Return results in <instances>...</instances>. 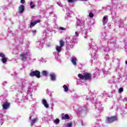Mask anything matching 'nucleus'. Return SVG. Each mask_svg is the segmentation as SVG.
Listing matches in <instances>:
<instances>
[{
    "instance_id": "f257e3e1",
    "label": "nucleus",
    "mask_w": 127,
    "mask_h": 127,
    "mask_svg": "<svg viewBox=\"0 0 127 127\" xmlns=\"http://www.w3.org/2000/svg\"><path fill=\"white\" fill-rule=\"evenodd\" d=\"M75 25L77 29H80L82 31L85 30L86 34L92 31V28L90 26H88L86 29L85 28V21L84 20H77Z\"/></svg>"
},
{
    "instance_id": "f03ea898",
    "label": "nucleus",
    "mask_w": 127,
    "mask_h": 127,
    "mask_svg": "<svg viewBox=\"0 0 127 127\" xmlns=\"http://www.w3.org/2000/svg\"><path fill=\"white\" fill-rule=\"evenodd\" d=\"M78 77L81 79L82 80H90L91 79V74L89 73H85L84 75H82V74H78Z\"/></svg>"
},
{
    "instance_id": "7ed1b4c3",
    "label": "nucleus",
    "mask_w": 127,
    "mask_h": 127,
    "mask_svg": "<svg viewBox=\"0 0 127 127\" xmlns=\"http://www.w3.org/2000/svg\"><path fill=\"white\" fill-rule=\"evenodd\" d=\"M34 88H35V87H33L32 86L29 87L28 88V90L27 92V96H25L26 100H28V98H31L32 99V93H33V89H34Z\"/></svg>"
},
{
    "instance_id": "20e7f679",
    "label": "nucleus",
    "mask_w": 127,
    "mask_h": 127,
    "mask_svg": "<svg viewBox=\"0 0 127 127\" xmlns=\"http://www.w3.org/2000/svg\"><path fill=\"white\" fill-rule=\"evenodd\" d=\"M29 51H25L20 55V57L23 61H25L27 58L29 57Z\"/></svg>"
},
{
    "instance_id": "39448f33",
    "label": "nucleus",
    "mask_w": 127,
    "mask_h": 127,
    "mask_svg": "<svg viewBox=\"0 0 127 127\" xmlns=\"http://www.w3.org/2000/svg\"><path fill=\"white\" fill-rule=\"evenodd\" d=\"M118 121V118L117 116H111V117H107L106 123L107 124H111L113 122H117Z\"/></svg>"
},
{
    "instance_id": "423d86ee",
    "label": "nucleus",
    "mask_w": 127,
    "mask_h": 127,
    "mask_svg": "<svg viewBox=\"0 0 127 127\" xmlns=\"http://www.w3.org/2000/svg\"><path fill=\"white\" fill-rule=\"evenodd\" d=\"M56 51L53 53L54 55L55 56L56 58L58 56L59 53L62 51V48L60 46L57 45L55 47Z\"/></svg>"
},
{
    "instance_id": "0eeeda50",
    "label": "nucleus",
    "mask_w": 127,
    "mask_h": 127,
    "mask_svg": "<svg viewBox=\"0 0 127 127\" xmlns=\"http://www.w3.org/2000/svg\"><path fill=\"white\" fill-rule=\"evenodd\" d=\"M30 76H31V77L36 76L37 78H40V72L38 70L32 71L30 74Z\"/></svg>"
},
{
    "instance_id": "6e6552de",
    "label": "nucleus",
    "mask_w": 127,
    "mask_h": 127,
    "mask_svg": "<svg viewBox=\"0 0 127 127\" xmlns=\"http://www.w3.org/2000/svg\"><path fill=\"white\" fill-rule=\"evenodd\" d=\"M0 57L1 58V61H2V63H3V64L6 63L7 62V59L6 58H5V55H4V54L0 52Z\"/></svg>"
},
{
    "instance_id": "1a4fd4ad",
    "label": "nucleus",
    "mask_w": 127,
    "mask_h": 127,
    "mask_svg": "<svg viewBox=\"0 0 127 127\" xmlns=\"http://www.w3.org/2000/svg\"><path fill=\"white\" fill-rule=\"evenodd\" d=\"M98 57V55L96 54V52H94L93 55L91 56V63L93 64L94 63H96L97 62V58Z\"/></svg>"
},
{
    "instance_id": "9d476101",
    "label": "nucleus",
    "mask_w": 127,
    "mask_h": 127,
    "mask_svg": "<svg viewBox=\"0 0 127 127\" xmlns=\"http://www.w3.org/2000/svg\"><path fill=\"white\" fill-rule=\"evenodd\" d=\"M80 34V31H76L75 32L74 35L73 36L72 38V42H75V40L78 39V37H79V35Z\"/></svg>"
},
{
    "instance_id": "9b49d317",
    "label": "nucleus",
    "mask_w": 127,
    "mask_h": 127,
    "mask_svg": "<svg viewBox=\"0 0 127 127\" xmlns=\"http://www.w3.org/2000/svg\"><path fill=\"white\" fill-rule=\"evenodd\" d=\"M44 43H45V39H44L36 42V44L37 45H39V48H40V47H43V44H44Z\"/></svg>"
},
{
    "instance_id": "f8f14e48",
    "label": "nucleus",
    "mask_w": 127,
    "mask_h": 127,
    "mask_svg": "<svg viewBox=\"0 0 127 127\" xmlns=\"http://www.w3.org/2000/svg\"><path fill=\"white\" fill-rule=\"evenodd\" d=\"M40 20H37L35 21L34 22H31L30 24V28L33 27L34 26H35V25H36V24H37V23H39V22H40Z\"/></svg>"
},
{
    "instance_id": "ddd939ff",
    "label": "nucleus",
    "mask_w": 127,
    "mask_h": 127,
    "mask_svg": "<svg viewBox=\"0 0 127 127\" xmlns=\"http://www.w3.org/2000/svg\"><path fill=\"white\" fill-rule=\"evenodd\" d=\"M70 61L74 66L77 65V58L75 57H72Z\"/></svg>"
},
{
    "instance_id": "4468645a",
    "label": "nucleus",
    "mask_w": 127,
    "mask_h": 127,
    "mask_svg": "<svg viewBox=\"0 0 127 127\" xmlns=\"http://www.w3.org/2000/svg\"><path fill=\"white\" fill-rule=\"evenodd\" d=\"M51 81H56V75L53 72H51L50 74Z\"/></svg>"
},
{
    "instance_id": "2eb2a0df",
    "label": "nucleus",
    "mask_w": 127,
    "mask_h": 127,
    "mask_svg": "<svg viewBox=\"0 0 127 127\" xmlns=\"http://www.w3.org/2000/svg\"><path fill=\"white\" fill-rule=\"evenodd\" d=\"M42 103L43 105H44V107L46 108V109H48L49 108V105L47 103V101L45 99H43L42 100Z\"/></svg>"
},
{
    "instance_id": "dca6fc26",
    "label": "nucleus",
    "mask_w": 127,
    "mask_h": 127,
    "mask_svg": "<svg viewBox=\"0 0 127 127\" xmlns=\"http://www.w3.org/2000/svg\"><path fill=\"white\" fill-rule=\"evenodd\" d=\"M24 11V5H20L18 8V12L19 13H22Z\"/></svg>"
},
{
    "instance_id": "f3484780",
    "label": "nucleus",
    "mask_w": 127,
    "mask_h": 127,
    "mask_svg": "<svg viewBox=\"0 0 127 127\" xmlns=\"http://www.w3.org/2000/svg\"><path fill=\"white\" fill-rule=\"evenodd\" d=\"M101 106V102L100 101H96L95 102V109H98V110H102V109L100 108V106Z\"/></svg>"
},
{
    "instance_id": "a211bd4d",
    "label": "nucleus",
    "mask_w": 127,
    "mask_h": 127,
    "mask_svg": "<svg viewBox=\"0 0 127 127\" xmlns=\"http://www.w3.org/2000/svg\"><path fill=\"white\" fill-rule=\"evenodd\" d=\"M4 110H7L9 108V103L8 102H5L2 105Z\"/></svg>"
},
{
    "instance_id": "6ab92c4d",
    "label": "nucleus",
    "mask_w": 127,
    "mask_h": 127,
    "mask_svg": "<svg viewBox=\"0 0 127 127\" xmlns=\"http://www.w3.org/2000/svg\"><path fill=\"white\" fill-rule=\"evenodd\" d=\"M102 21H103V25H106V24H107V22H108V16L107 15H105L104 16Z\"/></svg>"
},
{
    "instance_id": "aec40b11",
    "label": "nucleus",
    "mask_w": 127,
    "mask_h": 127,
    "mask_svg": "<svg viewBox=\"0 0 127 127\" xmlns=\"http://www.w3.org/2000/svg\"><path fill=\"white\" fill-rule=\"evenodd\" d=\"M106 40H107V39L106 38V36L104 35H102L100 38V42H103L104 41H106Z\"/></svg>"
},
{
    "instance_id": "412c9836",
    "label": "nucleus",
    "mask_w": 127,
    "mask_h": 127,
    "mask_svg": "<svg viewBox=\"0 0 127 127\" xmlns=\"http://www.w3.org/2000/svg\"><path fill=\"white\" fill-rule=\"evenodd\" d=\"M69 119L70 116H69L68 114H65L62 117V120H69Z\"/></svg>"
},
{
    "instance_id": "4be33fe9",
    "label": "nucleus",
    "mask_w": 127,
    "mask_h": 127,
    "mask_svg": "<svg viewBox=\"0 0 127 127\" xmlns=\"http://www.w3.org/2000/svg\"><path fill=\"white\" fill-rule=\"evenodd\" d=\"M63 88L64 90V92H65L66 93L69 91V87H68V86L66 85H63Z\"/></svg>"
},
{
    "instance_id": "5701e85b",
    "label": "nucleus",
    "mask_w": 127,
    "mask_h": 127,
    "mask_svg": "<svg viewBox=\"0 0 127 127\" xmlns=\"http://www.w3.org/2000/svg\"><path fill=\"white\" fill-rule=\"evenodd\" d=\"M30 8L33 9L35 7V3L34 2L31 1L30 2Z\"/></svg>"
},
{
    "instance_id": "b1692460",
    "label": "nucleus",
    "mask_w": 127,
    "mask_h": 127,
    "mask_svg": "<svg viewBox=\"0 0 127 127\" xmlns=\"http://www.w3.org/2000/svg\"><path fill=\"white\" fill-rule=\"evenodd\" d=\"M38 121V119L37 118H35L34 120H32L31 122V126H33V125H34V124H35L36 123H37Z\"/></svg>"
},
{
    "instance_id": "393cba45",
    "label": "nucleus",
    "mask_w": 127,
    "mask_h": 127,
    "mask_svg": "<svg viewBox=\"0 0 127 127\" xmlns=\"http://www.w3.org/2000/svg\"><path fill=\"white\" fill-rule=\"evenodd\" d=\"M42 74L43 76H45V77H47V75H48V71L46 70H44L42 72Z\"/></svg>"
},
{
    "instance_id": "a878e982",
    "label": "nucleus",
    "mask_w": 127,
    "mask_h": 127,
    "mask_svg": "<svg viewBox=\"0 0 127 127\" xmlns=\"http://www.w3.org/2000/svg\"><path fill=\"white\" fill-rule=\"evenodd\" d=\"M64 45H65L64 42L62 40L60 41V46L63 48Z\"/></svg>"
},
{
    "instance_id": "bb28decb",
    "label": "nucleus",
    "mask_w": 127,
    "mask_h": 127,
    "mask_svg": "<svg viewBox=\"0 0 127 127\" xmlns=\"http://www.w3.org/2000/svg\"><path fill=\"white\" fill-rule=\"evenodd\" d=\"M54 124H55V125H58V124L60 123V120H59V119H56L54 121Z\"/></svg>"
},
{
    "instance_id": "cd10ccee",
    "label": "nucleus",
    "mask_w": 127,
    "mask_h": 127,
    "mask_svg": "<svg viewBox=\"0 0 127 127\" xmlns=\"http://www.w3.org/2000/svg\"><path fill=\"white\" fill-rule=\"evenodd\" d=\"M72 125H73V123H72V122L68 123L66 124L65 127H72Z\"/></svg>"
},
{
    "instance_id": "c85d7f7f",
    "label": "nucleus",
    "mask_w": 127,
    "mask_h": 127,
    "mask_svg": "<svg viewBox=\"0 0 127 127\" xmlns=\"http://www.w3.org/2000/svg\"><path fill=\"white\" fill-rule=\"evenodd\" d=\"M119 23H121L119 25V27H124V23H123V20H120V22H119Z\"/></svg>"
},
{
    "instance_id": "c756f323",
    "label": "nucleus",
    "mask_w": 127,
    "mask_h": 127,
    "mask_svg": "<svg viewBox=\"0 0 127 127\" xmlns=\"http://www.w3.org/2000/svg\"><path fill=\"white\" fill-rule=\"evenodd\" d=\"M85 99L86 101H92V100H93V98L89 97V96H86Z\"/></svg>"
},
{
    "instance_id": "7c9ffc66",
    "label": "nucleus",
    "mask_w": 127,
    "mask_h": 127,
    "mask_svg": "<svg viewBox=\"0 0 127 127\" xmlns=\"http://www.w3.org/2000/svg\"><path fill=\"white\" fill-rule=\"evenodd\" d=\"M118 92L120 93H123V92H124V88L123 87H121L120 88H119Z\"/></svg>"
},
{
    "instance_id": "2f4dec72",
    "label": "nucleus",
    "mask_w": 127,
    "mask_h": 127,
    "mask_svg": "<svg viewBox=\"0 0 127 127\" xmlns=\"http://www.w3.org/2000/svg\"><path fill=\"white\" fill-rule=\"evenodd\" d=\"M68 2L70 3H73V2H75V1H77V0H67Z\"/></svg>"
},
{
    "instance_id": "473e14b6",
    "label": "nucleus",
    "mask_w": 127,
    "mask_h": 127,
    "mask_svg": "<svg viewBox=\"0 0 127 127\" xmlns=\"http://www.w3.org/2000/svg\"><path fill=\"white\" fill-rule=\"evenodd\" d=\"M83 110V111H88V106H86V105H84Z\"/></svg>"
},
{
    "instance_id": "72a5a7b5",
    "label": "nucleus",
    "mask_w": 127,
    "mask_h": 127,
    "mask_svg": "<svg viewBox=\"0 0 127 127\" xmlns=\"http://www.w3.org/2000/svg\"><path fill=\"white\" fill-rule=\"evenodd\" d=\"M104 50V52H106V53H108V52L110 51V49H109L108 47L105 48Z\"/></svg>"
},
{
    "instance_id": "f704fd0d",
    "label": "nucleus",
    "mask_w": 127,
    "mask_h": 127,
    "mask_svg": "<svg viewBox=\"0 0 127 127\" xmlns=\"http://www.w3.org/2000/svg\"><path fill=\"white\" fill-rule=\"evenodd\" d=\"M89 17L93 18L94 17V14L92 12H90L89 14Z\"/></svg>"
},
{
    "instance_id": "c9c22d12",
    "label": "nucleus",
    "mask_w": 127,
    "mask_h": 127,
    "mask_svg": "<svg viewBox=\"0 0 127 127\" xmlns=\"http://www.w3.org/2000/svg\"><path fill=\"white\" fill-rule=\"evenodd\" d=\"M33 115H34V113L32 112L31 114H30V116H29V120H31V118L33 117Z\"/></svg>"
},
{
    "instance_id": "e433bc0d",
    "label": "nucleus",
    "mask_w": 127,
    "mask_h": 127,
    "mask_svg": "<svg viewBox=\"0 0 127 127\" xmlns=\"http://www.w3.org/2000/svg\"><path fill=\"white\" fill-rule=\"evenodd\" d=\"M57 4H58V5H59V6H61L62 7V6H63V4H62V3H61L60 2H58Z\"/></svg>"
},
{
    "instance_id": "4c0bfd02",
    "label": "nucleus",
    "mask_w": 127,
    "mask_h": 127,
    "mask_svg": "<svg viewBox=\"0 0 127 127\" xmlns=\"http://www.w3.org/2000/svg\"><path fill=\"white\" fill-rule=\"evenodd\" d=\"M85 35H83V37L84 38H85V39H87V38H88V36H87V33L86 34V32H85Z\"/></svg>"
},
{
    "instance_id": "58836bf2",
    "label": "nucleus",
    "mask_w": 127,
    "mask_h": 127,
    "mask_svg": "<svg viewBox=\"0 0 127 127\" xmlns=\"http://www.w3.org/2000/svg\"><path fill=\"white\" fill-rule=\"evenodd\" d=\"M21 3H24L25 2V0H21L20 1Z\"/></svg>"
},
{
    "instance_id": "ea45409f",
    "label": "nucleus",
    "mask_w": 127,
    "mask_h": 127,
    "mask_svg": "<svg viewBox=\"0 0 127 127\" xmlns=\"http://www.w3.org/2000/svg\"><path fill=\"white\" fill-rule=\"evenodd\" d=\"M110 58V57H109V55H106L105 56V59H109Z\"/></svg>"
},
{
    "instance_id": "a19ab883",
    "label": "nucleus",
    "mask_w": 127,
    "mask_h": 127,
    "mask_svg": "<svg viewBox=\"0 0 127 127\" xmlns=\"http://www.w3.org/2000/svg\"><path fill=\"white\" fill-rule=\"evenodd\" d=\"M32 33L34 35H35V33H36V30L32 31Z\"/></svg>"
},
{
    "instance_id": "79ce46f5",
    "label": "nucleus",
    "mask_w": 127,
    "mask_h": 127,
    "mask_svg": "<svg viewBox=\"0 0 127 127\" xmlns=\"http://www.w3.org/2000/svg\"><path fill=\"white\" fill-rule=\"evenodd\" d=\"M60 29H61V30H65V28L63 27H60Z\"/></svg>"
},
{
    "instance_id": "37998d69",
    "label": "nucleus",
    "mask_w": 127,
    "mask_h": 127,
    "mask_svg": "<svg viewBox=\"0 0 127 127\" xmlns=\"http://www.w3.org/2000/svg\"><path fill=\"white\" fill-rule=\"evenodd\" d=\"M78 0H80L81 1H87V0H77V1Z\"/></svg>"
},
{
    "instance_id": "c03bdc74",
    "label": "nucleus",
    "mask_w": 127,
    "mask_h": 127,
    "mask_svg": "<svg viewBox=\"0 0 127 127\" xmlns=\"http://www.w3.org/2000/svg\"><path fill=\"white\" fill-rule=\"evenodd\" d=\"M99 123H100V121H96V124H99Z\"/></svg>"
},
{
    "instance_id": "a18cd8bd",
    "label": "nucleus",
    "mask_w": 127,
    "mask_h": 127,
    "mask_svg": "<svg viewBox=\"0 0 127 127\" xmlns=\"http://www.w3.org/2000/svg\"><path fill=\"white\" fill-rule=\"evenodd\" d=\"M91 48H92V46L89 45V49H91Z\"/></svg>"
},
{
    "instance_id": "49530a36",
    "label": "nucleus",
    "mask_w": 127,
    "mask_h": 127,
    "mask_svg": "<svg viewBox=\"0 0 127 127\" xmlns=\"http://www.w3.org/2000/svg\"><path fill=\"white\" fill-rule=\"evenodd\" d=\"M123 101H127V98H124V99H123Z\"/></svg>"
},
{
    "instance_id": "de8ad7c7",
    "label": "nucleus",
    "mask_w": 127,
    "mask_h": 127,
    "mask_svg": "<svg viewBox=\"0 0 127 127\" xmlns=\"http://www.w3.org/2000/svg\"><path fill=\"white\" fill-rule=\"evenodd\" d=\"M108 71H105L104 73H105V74H108Z\"/></svg>"
},
{
    "instance_id": "09e8293b",
    "label": "nucleus",
    "mask_w": 127,
    "mask_h": 127,
    "mask_svg": "<svg viewBox=\"0 0 127 127\" xmlns=\"http://www.w3.org/2000/svg\"><path fill=\"white\" fill-rule=\"evenodd\" d=\"M114 82H116V83H119V80H118V81L117 82V81H116V80H114Z\"/></svg>"
},
{
    "instance_id": "8fccbe9b",
    "label": "nucleus",
    "mask_w": 127,
    "mask_h": 127,
    "mask_svg": "<svg viewBox=\"0 0 127 127\" xmlns=\"http://www.w3.org/2000/svg\"><path fill=\"white\" fill-rule=\"evenodd\" d=\"M95 127H98V125H96V126H95Z\"/></svg>"
},
{
    "instance_id": "3c124183",
    "label": "nucleus",
    "mask_w": 127,
    "mask_h": 127,
    "mask_svg": "<svg viewBox=\"0 0 127 127\" xmlns=\"http://www.w3.org/2000/svg\"><path fill=\"white\" fill-rule=\"evenodd\" d=\"M126 64L127 65V61L126 62Z\"/></svg>"
},
{
    "instance_id": "603ef678",
    "label": "nucleus",
    "mask_w": 127,
    "mask_h": 127,
    "mask_svg": "<svg viewBox=\"0 0 127 127\" xmlns=\"http://www.w3.org/2000/svg\"><path fill=\"white\" fill-rule=\"evenodd\" d=\"M79 84H82V83L79 82Z\"/></svg>"
},
{
    "instance_id": "864d4df0",
    "label": "nucleus",
    "mask_w": 127,
    "mask_h": 127,
    "mask_svg": "<svg viewBox=\"0 0 127 127\" xmlns=\"http://www.w3.org/2000/svg\"><path fill=\"white\" fill-rule=\"evenodd\" d=\"M34 60H36V59H34Z\"/></svg>"
}]
</instances>
